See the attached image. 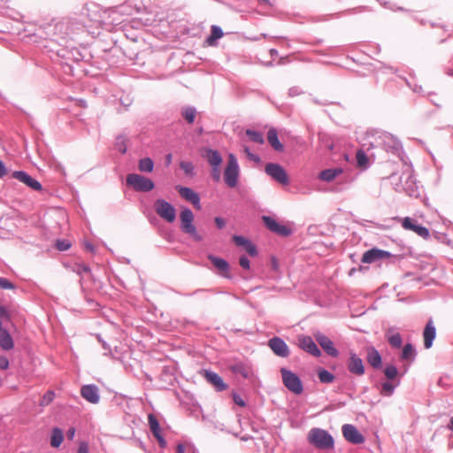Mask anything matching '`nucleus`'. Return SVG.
<instances>
[{
	"label": "nucleus",
	"mask_w": 453,
	"mask_h": 453,
	"mask_svg": "<svg viewBox=\"0 0 453 453\" xmlns=\"http://www.w3.org/2000/svg\"><path fill=\"white\" fill-rule=\"evenodd\" d=\"M262 219L266 227L273 233H276L281 236H288L291 234V230L288 227L283 225H280L275 219L269 216H263Z\"/></svg>",
	"instance_id": "nucleus-14"
},
{
	"label": "nucleus",
	"mask_w": 453,
	"mask_h": 453,
	"mask_svg": "<svg viewBox=\"0 0 453 453\" xmlns=\"http://www.w3.org/2000/svg\"><path fill=\"white\" fill-rule=\"evenodd\" d=\"M267 141L269 144L277 151H283L284 146L278 138V133L275 128H270L267 133Z\"/></svg>",
	"instance_id": "nucleus-26"
},
{
	"label": "nucleus",
	"mask_w": 453,
	"mask_h": 453,
	"mask_svg": "<svg viewBox=\"0 0 453 453\" xmlns=\"http://www.w3.org/2000/svg\"><path fill=\"white\" fill-rule=\"evenodd\" d=\"M196 114V111L192 107H188L182 111V116L189 124L195 121Z\"/></svg>",
	"instance_id": "nucleus-37"
},
{
	"label": "nucleus",
	"mask_w": 453,
	"mask_h": 453,
	"mask_svg": "<svg viewBox=\"0 0 453 453\" xmlns=\"http://www.w3.org/2000/svg\"><path fill=\"white\" fill-rule=\"evenodd\" d=\"M435 334H436L435 327L434 326L433 322L429 321L426 324V326L424 329V333H423L424 346L426 349H429L432 347L433 341L435 338Z\"/></svg>",
	"instance_id": "nucleus-22"
},
{
	"label": "nucleus",
	"mask_w": 453,
	"mask_h": 453,
	"mask_svg": "<svg viewBox=\"0 0 453 453\" xmlns=\"http://www.w3.org/2000/svg\"><path fill=\"white\" fill-rule=\"evenodd\" d=\"M186 449V446L184 444H178L176 447L177 453H184Z\"/></svg>",
	"instance_id": "nucleus-55"
},
{
	"label": "nucleus",
	"mask_w": 453,
	"mask_h": 453,
	"mask_svg": "<svg viewBox=\"0 0 453 453\" xmlns=\"http://www.w3.org/2000/svg\"><path fill=\"white\" fill-rule=\"evenodd\" d=\"M342 434L344 438L353 443L361 444L365 441V437L359 433L353 425L346 424L342 426Z\"/></svg>",
	"instance_id": "nucleus-9"
},
{
	"label": "nucleus",
	"mask_w": 453,
	"mask_h": 453,
	"mask_svg": "<svg viewBox=\"0 0 453 453\" xmlns=\"http://www.w3.org/2000/svg\"><path fill=\"white\" fill-rule=\"evenodd\" d=\"M176 189L182 198L190 202L197 210L201 209L200 197L193 189L181 186H177Z\"/></svg>",
	"instance_id": "nucleus-16"
},
{
	"label": "nucleus",
	"mask_w": 453,
	"mask_h": 453,
	"mask_svg": "<svg viewBox=\"0 0 453 453\" xmlns=\"http://www.w3.org/2000/svg\"><path fill=\"white\" fill-rule=\"evenodd\" d=\"M366 359L368 364L375 369L381 367L382 360L379 351L373 347H368L366 349Z\"/></svg>",
	"instance_id": "nucleus-20"
},
{
	"label": "nucleus",
	"mask_w": 453,
	"mask_h": 453,
	"mask_svg": "<svg viewBox=\"0 0 453 453\" xmlns=\"http://www.w3.org/2000/svg\"><path fill=\"white\" fill-rule=\"evenodd\" d=\"M180 167L187 175L192 176L194 174V165L191 162L182 161L180 163Z\"/></svg>",
	"instance_id": "nucleus-40"
},
{
	"label": "nucleus",
	"mask_w": 453,
	"mask_h": 453,
	"mask_svg": "<svg viewBox=\"0 0 453 453\" xmlns=\"http://www.w3.org/2000/svg\"><path fill=\"white\" fill-rule=\"evenodd\" d=\"M64 441L63 431L60 428L54 427L50 435V446L58 448Z\"/></svg>",
	"instance_id": "nucleus-28"
},
{
	"label": "nucleus",
	"mask_w": 453,
	"mask_h": 453,
	"mask_svg": "<svg viewBox=\"0 0 453 453\" xmlns=\"http://www.w3.org/2000/svg\"><path fill=\"white\" fill-rule=\"evenodd\" d=\"M449 429L453 430V417L450 419V425L449 426Z\"/></svg>",
	"instance_id": "nucleus-58"
},
{
	"label": "nucleus",
	"mask_w": 453,
	"mask_h": 453,
	"mask_svg": "<svg viewBox=\"0 0 453 453\" xmlns=\"http://www.w3.org/2000/svg\"><path fill=\"white\" fill-rule=\"evenodd\" d=\"M74 434H75V428L71 427L67 431V437H68V439L72 440L73 438Z\"/></svg>",
	"instance_id": "nucleus-56"
},
{
	"label": "nucleus",
	"mask_w": 453,
	"mask_h": 453,
	"mask_svg": "<svg viewBox=\"0 0 453 453\" xmlns=\"http://www.w3.org/2000/svg\"><path fill=\"white\" fill-rule=\"evenodd\" d=\"M203 157L207 159L211 167L220 166L223 161L220 154L211 149H205Z\"/></svg>",
	"instance_id": "nucleus-24"
},
{
	"label": "nucleus",
	"mask_w": 453,
	"mask_h": 453,
	"mask_svg": "<svg viewBox=\"0 0 453 453\" xmlns=\"http://www.w3.org/2000/svg\"><path fill=\"white\" fill-rule=\"evenodd\" d=\"M148 421L150 425V429L154 435V437L161 434V428L159 423L156 417L153 414H149Z\"/></svg>",
	"instance_id": "nucleus-31"
},
{
	"label": "nucleus",
	"mask_w": 453,
	"mask_h": 453,
	"mask_svg": "<svg viewBox=\"0 0 453 453\" xmlns=\"http://www.w3.org/2000/svg\"><path fill=\"white\" fill-rule=\"evenodd\" d=\"M298 346L304 351L314 357H320L321 351L311 336L301 335L298 337Z\"/></svg>",
	"instance_id": "nucleus-13"
},
{
	"label": "nucleus",
	"mask_w": 453,
	"mask_h": 453,
	"mask_svg": "<svg viewBox=\"0 0 453 453\" xmlns=\"http://www.w3.org/2000/svg\"><path fill=\"white\" fill-rule=\"evenodd\" d=\"M239 264L243 269H250V260L246 257H241Z\"/></svg>",
	"instance_id": "nucleus-49"
},
{
	"label": "nucleus",
	"mask_w": 453,
	"mask_h": 453,
	"mask_svg": "<svg viewBox=\"0 0 453 453\" xmlns=\"http://www.w3.org/2000/svg\"><path fill=\"white\" fill-rule=\"evenodd\" d=\"M203 376L206 380L211 384L218 391H224L227 389V385L223 381V379L216 372L205 370Z\"/></svg>",
	"instance_id": "nucleus-18"
},
{
	"label": "nucleus",
	"mask_w": 453,
	"mask_h": 453,
	"mask_svg": "<svg viewBox=\"0 0 453 453\" xmlns=\"http://www.w3.org/2000/svg\"><path fill=\"white\" fill-rule=\"evenodd\" d=\"M402 226L405 230L412 231L420 237L426 239L429 237V231L426 227L418 225L416 220L410 217H406L402 220Z\"/></svg>",
	"instance_id": "nucleus-10"
},
{
	"label": "nucleus",
	"mask_w": 453,
	"mask_h": 453,
	"mask_svg": "<svg viewBox=\"0 0 453 453\" xmlns=\"http://www.w3.org/2000/svg\"><path fill=\"white\" fill-rule=\"evenodd\" d=\"M81 396L91 403H97L100 396L98 394V388L95 385H85L81 389Z\"/></svg>",
	"instance_id": "nucleus-19"
},
{
	"label": "nucleus",
	"mask_w": 453,
	"mask_h": 453,
	"mask_svg": "<svg viewBox=\"0 0 453 453\" xmlns=\"http://www.w3.org/2000/svg\"><path fill=\"white\" fill-rule=\"evenodd\" d=\"M72 270L79 275L90 273V268L87 265L81 263H75L73 265Z\"/></svg>",
	"instance_id": "nucleus-39"
},
{
	"label": "nucleus",
	"mask_w": 453,
	"mask_h": 453,
	"mask_svg": "<svg viewBox=\"0 0 453 453\" xmlns=\"http://www.w3.org/2000/svg\"><path fill=\"white\" fill-rule=\"evenodd\" d=\"M223 36V32L220 27L217 26L211 27V35L207 38L206 42L210 46H213L215 42Z\"/></svg>",
	"instance_id": "nucleus-32"
},
{
	"label": "nucleus",
	"mask_w": 453,
	"mask_h": 453,
	"mask_svg": "<svg viewBox=\"0 0 453 453\" xmlns=\"http://www.w3.org/2000/svg\"><path fill=\"white\" fill-rule=\"evenodd\" d=\"M348 368L351 373H354L358 376L363 375L365 372V366L362 359L359 357H357V354L354 352L349 353Z\"/></svg>",
	"instance_id": "nucleus-17"
},
{
	"label": "nucleus",
	"mask_w": 453,
	"mask_h": 453,
	"mask_svg": "<svg viewBox=\"0 0 453 453\" xmlns=\"http://www.w3.org/2000/svg\"><path fill=\"white\" fill-rule=\"evenodd\" d=\"M9 367V361L5 357H0V369L6 370Z\"/></svg>",
	"instance_id": "nucleus-50"
},
{
	"label": "nucleus",
	"mask_w": 453,
	"mask_h": 453,
	"mask_svg": "<svg viewBox=\"0 0 453 453\" xmlns=\"http://www.w3.org/2000/svg\"><path fill=\"white\" fill-rule=\"evenodd\" d=\"M233 400H234V403H236L237 405H239L241 407H244L246 404L244 400L237 394L233 395Z\"/></svg>",
	"instance_id": "nucleus-48"
},
{
	"label": "nucleus",
	"mask_w": 453,
	"mask_h": 453,
	"mask_svg": "<svg viewBox=\"0 0 453 453\" xmlns=\"http://www.w3.org/2000/svg\"><path fill=\"white\" fill-rule=\"evenodd\" d=\"M319 379L323 383H331L334 380V376L325 369L319 371Z\"/></svg>",
	"instance_id": "nucleus-36"
},
{
	"label": "nucleus",
	"mask_w": 453,
	"mask_h": 453,
	"mask_svg": "<svg viewBox=\"0 0 453 453\" xmlns=\"http://www.w3.org/2000/svg\"><path fill=\"white\" fill-rule=\"evenodd\" d=\"M273 268L276 269L277 268V263L275 260H273Z\"/></svg>",
	"instance_id": "nucleus-59"
},
{
	"label": "nucleus",
	"mask_w": 453,
	"mask_h": 453,
	"mask_svg": "<svg viewBox=\"0 0 453 453\" xmlns=\"http://www.w3.org/2000/svg\"><path fill=\"white\" fill-rule=\"evenodd\" d=\"M386 337L389 344L394 348H400L402 345V337L399 333L395 332L393 328H389L386 332Z\"/></svg>",
	"instance_id": "nucleus-27"
},
{
	"label": "nucleus",
	"mask_w": 453,
	"mask_h": 453,
	"mask_svg": "<svg viewBox=\"0 0 453 453\" xmlns=\"http://www.w3.org/2000/svg\"><path fill=\"white\" fill-rule=\"evenodd\" d=\"M12 177L34 190L41 191L42 189L41 183L26 172L16 171L12 173Z\"/></svg>",
	"instance_id": "nucleus-12"
},
{
	"label": "nucleus",
	"mask_w": 453,
	"mask_h": 453,
	"mask_svg": "<svg viewBox=\"0 0 453 453\" xmlns=\"http://www.w3.org/2000/svg\"><path fill=\"white\" fill-rule=\"evenodd\" d=\"M219 167L220 166L211 167V177L216 182H219L221 177Z\"/></svg>",
	"instance_id": "nucleus-46"
},
{
	"label": "nucleus",
	"mask_w": 453,
	"mask_h": 453,
	"mask_svg": "<svg viewBox=\"0 0 453 453\" xmlns=\"http://www.w3.org/2000/svg\"><path fill=\"white\" fill-rule=\"evenodd\" d=\"M0 347L4 350H11L14 347L13 340L11 334L5 329L0 327Z\"/></svg>",
	"instance_id": "nucleus-25"
},
{
	"label": "nucleus",
	"mask_w": 453,
	"mask_h": 453,
	"mask_svg": "<svg viewBox=\"0 0 453 453\" xmlns=\"http://www.w3.org/2000/svg\"><path fill=\"white\" fill-rule=\"evenodd\" d=\"M243 151L248 157L249 159L254 161V162H259L260 157L253 153L250 152V149L248 147L243 148Z\"/></svg>",
	"instance_id": "nucleus-47"
},
{
	"label": "nucleus",
	"mask_w": 453,
	"mask_h": 453,
	"mask_svg": "<svg viewBox=\"0 0 453 453\" xmlns=\"http://www.w3.org/2000/svg\"><path fill=\"white\" fill-rule=\"evenodd\" d=\"M394 392V386L390 382H384L382 384L381 394L387 396L391 395Z\"/></svg>",
	"instance_id": "nucleus-43"
},
{
	"label": "nucleus",
	"mask_w": 453,
	"mask_h": 453,
	"mask_svg": "<svg viewBox=\"0 0 453 453\" xmlns=\"http://www.w3.org/2000/svg\"><path fill=\"white\" fill-rule=\"evenodd\" d=\"M268 346L273 353L281 357H288L290 351L286 342L280 337H273L269 340Z\"/></svg>",
	"instance_id": "nucleus-11"
},
{
	"label": "nucleus",
	"mask_w": 453,
	"mask_h": 453,
	"mask_svg": "<svg viewBox=\"0 0 453 453\" xmlns=\"http://www.w3.org/2000/svg\"><path fill=\"white\" fill-rule=\"evenodd\" d=\"M357 165L361 169H366L369 165V159L363 150H358L356 154Z\"/></svg>",
	"instance_id": "nucleus-30"
},
{
	"label": "nucleus",
	"mask_w": 453,
	"mask_h": 453,
	"mask_svg": "<svg viewBox=\"0 0 453 453\" xmlns=\"http://www.w3.org/2000/svg\"><path fill=\"white\" fill-rule=\"evenodd\" d=\"M384 373L388 379L393 380L397 376L398 372L395 366L388 365L385 368Z\"/></svg>",
	"instance_id": "nucleus-41"
},
{
	"label": "nucleus",
	"mask_w": 453,
	"mask_h": 453,
	"mask_svg": "<svg viewBox=\"0 0 453 453\" xmlns=\"http://www.w3.org/2000/svg\"><path fill=\"white\" fill-rule=\"evenodd\" d=\"M389 257L390 253L388 251L372 249L364 253L361 261L365 264H372L380 259L388 258Z\"/></svg>",
	"instance_id": "nucleus-15"
},
{
	"label": "nucleus",
	"mask_w": 453,
	"mask_h": 453,
	"mask_svg": "<svg viewBox=\"0 0 453 453\" xmlns=\"http://www.w3.org/2000/svg\"><path fill=\"white\" fill-rule=\"evenodd\" d=\"M231 371L234 373L242 375L244 378H248L250 374L249 369L246 368L242 364H237L231 366Z\"/></svg>",
	"instance_id": "nucleus-38"
},
{
	"label": "nucleus",
	"mask_w": 453,
	"mask_h": 453,
	"mask_svg": "<svg viewBox=\"0 0 453 453\" xmlns=\"http://www.w3.org/2000/svg\"><path fill=\"white\" fill-rule=\"evenodd\" d=\"M277 51L275 50H271V54L273 55V54H276Z\"/></svg>",
	"instance_id": "nucleus-60"
},
{
	"label": "nucleus",
	"mask_w": 453,
	"mask_h": 453,
	"mask_svg": "<svg viewBox=\"0 0 453 453\" xmlns=\"http://www.w3.org/2000/svg\"><path fill=\"white\" fill-rule=\"evenodd\" d=\"M280 373L283 384L289 391L296 395L302 394L303 390V383L296 373L287 370L286 368H281Z\"/></svg>",
	"instance_id": "nucleus-4"
},
{
	"label": "nucleus",
	"mask_w": 453,
	"mask_h": 453,
	"mask_svg": "<svg viewBox=\"0 0 453 453\" xmlns=\"http://www.w3.org/2000/svg\"><path fill=\"white\" fill-rule=\"evenodd\" d=\"M214 221L216 226L220 229L223 228L226 225L225 219L220 217H216Z\"/></svg>",
	"instance_id": "nucleus-51"
},
{
	"label": "nucleus",
	"mask_w": 453,
	"mask_h": 453,
	"mask_svg": "<svg viewBox=\"0 0 453 453\" xmlns=\"http://www.w3.org/2000/svg\"><path fill=\"white\" fill-rule=\"evenodd\" d=\"M265 172L267 175H269L280 184L288 185L289 183V178L287 172L279 164H267L265 167Z\"/></svg>",
	"instance_id": "nucleus-7"
},
{
	"label": "nucleus",
	"mask_w": 453,
	"mask_h": 453,
	"mask_svg": "<svg viewBox=\"0 0 453 453\" xmlns=\"http://www.w3.org/2000/svg\"><path fill=\"white\" fill-rule=\"evenodd\" d=\"M55 246L58 250L65 251L71 247V243L65 240H58Z\"/></svg>",
	"instance_id": "nucleus-44"
},
{
	"label": "nucleus",
	"mask_w": 453,
	"mask_h": 453,
	"mask_svg": "<svg viewBox=\"0 0 453 453\" xmlns=\"http://www.w3.org/2000/svg\"><path fill=\"white\" fill-rule=\"evenodd\" d=\"M153 167L154 163L150 157H144L139 161L138 168L141 172L150 173L152 172Z\"/></svg>",
	"instance_id": "nucleus-33"
},
{
	"label": "nucleus",
	"mask_w": 453,
	"mask_h": 453,
	"mask_svg": "<svg viewBox=\"0 0 453 453\" xmlns=\"http://www.w3.org/2000/svg\"><path fill=\"white\" fill-rule=\"evenodd\" d=\"M127 184L134 190L142 192H148L154 188L151 180L136 173H130L127 176Z\"/></svg>",
	"instance_id": "nucleus-5"
},
{
	"label": "nucleus",
	"mask_w": 453,
	"mask_h": 453,
	"mask_svg": "<svg viewBox=\"0 0 453 453\" xmlns=\"http://www.w3.org/2000/svg\"><path fill=\"white\" fill-rule=\"evenodd\" d=\"M167 161H168V163H170V162H171V155H168V156H167Z\"/></svg>",
	"instance_id": "nucleus-61"
},
{
	"label": "nucleus",
	"mask_w": 453,
	"mask_h": 453,
	"mask_svg": "<svg viewBox=\"0 0 453 453\" xmlns=\"http://www.w3.org/2000/svg\"><path fill=\"white\" fill-rule=\"evenodd\" d=\"M314 338L327 355L334 357H338V350L334 348L333 342L327 336L320 332H317L314 334Z\"/></svg>",
	"instance_id": "nucleus-8"
},
{
	"label": "nucleus",
	"mask_w": 453,
	"mask_h": 453,
	"mask_svg": "<svg viewBox=\"0 0 453 453\" xmlns=\"http://www.w3.org/2000/svg\"><path fill=\"white\" fill-rule=\"evenodd\" d=\"M246 134L249 136L250 140L252 141L253 142H256L258 144H263L265 142L262 134H260L258 132L248 129V130H246Z\"/></svg>",
	"instance_id": "nucleus-35"
},
{
	"label": "nucleus",
	"mask_w": 453,
	"mask_h": 453,
	"mask_svg": "<svg viewBox=\"0 0 453 453\" xmlns=\"http://www.w3.org/2000/svg\"><path fill=\"white\" fill-rule=\"evenodd\" d=\"M309 441L319 449H331L334 447L333 437L326 431L320 428H312L308 434Z\"/></svg>",
	"instance_id": "nucleus-2"
},
{
	"label": "nucleus",
	"mask_w": 453,
	"mask_h": 453,
	"mask_svg": "<svg viewBox=\"0 0 453 453\" xmlns=\"http://www.w3.org/2000/svg\"><path fill=\"white\" fill-rule=\"evenodd\" d=\"M208 258L213 264V265L219 270V273L222 276L226 278L230 277L229 265L225 259L214 257L212 255H210Z\"/></svg>",
	"instance_id": "nucleus-21"
},
{
	"label": "nucleus",
	"mask_w": 453,
	"mask_h": 453,
	"mask_svg": "<svg viewBox=\"0 0 453 453\" xmlns=\"http://www.w3.org/2000/svg\"><path fill=\"white\" fill-rule=\"evenodd\" d=\"M85 248H86V250H89V251H91V252H93V251H94V247H93V245H92V244H90V243H86V244H85Z\"/></svg>",
	"instance_id": "nucleus-57"
},
{
	"label": "nucleus",
	"mask_w": 453,
	"mask_h": 453,
	"mask_svg": "<svg viewBox=\"0 0 453 453\" xmlns=\"http://www.w3.org/2000/svg\"><path fill=\"white\" fill-rule=\"evenodd\" d=\"M0 288L2 289H14L15 286L7 279L0 277Z\"/></svg>",
	"instance_id": "nucleus-45"
},
{
	"label": "nucleus",
	"mask_w": 453,
	"mask_h": 453,
	"mask_svg": "<svg viewBox=\"0 0 453 453\" xmlns=\"http://www.w3.org/2000/svg\"><path fill=\"white\" fill-rule=\"evenodd\" d=\"M342 173V169H326L320 173L319 178L324 181H331Z\"/></svg>",
	"instance_id": "nucleus-29"
},
{
	"label": "nucleus",
	"mask_w": 453,
	"mask_h": 453,
	"mask_svg": "<svg viewBox=\"0 0 453 453\" xmlns=\"http://www.w3.org/2000/svg\"><path fill=\"white\" fill-rule=\"evenodd\" d=\"M240 168L234 154L228 155L227 164L224 170V180L229 188H235L238 184Z\"/></svg>",
	"instance_id": "nucleus-3"
},
{
	"label": "nucleus",
	"mask_w": 453,
	"mask_h": 453,
	"mask_svg": "<svg viewBox=\"0 0 453 453\" xmlns=\"http://www.w3.org/2000/svg\"><path fill=\"white\" fill-rule=\"evenodd\" d=\"M159 444V446L161 448H165L166 446V441L164 439V437L162 436V434L160 435H157L155 437Z\"/></svg>",
	"instance_id": "nucleus-52"
},
{
	"label": "nucleus",
	"mask_w": 453,
	"mask_h": 453,
	"mask_svg": "<svg viewBox=\"0 0 453 453\" xmlns=\"http://www.w3.org/2000/svg\"><path fill=\"white\" fill-rule=\"evenodd\" d=\"M415 350L411 344H406L402 352V359L407 361H412L414 359Z\"/></svg>",
	"instance_id": "nucleus-34"
},
{
	"label": "nucleus",
	"mask_w": 453,
	"mask_h": 453,
	"mask_svg": "<svg viewBox=\"0 0 453 453\" xmlns=\"http://www.w3.org/2000/svg\"><path fill=\"white\" fill-rule=\"evenodd\" d=\"M233 241L238 246H242L246 251L252 257L257 255V249L248 239L240 235H234Z\"/></svg>",
	"instance_id": "nucleus-23"
},
{
	"label": "nucleus",
	"mask_w": 453,
	"mask_h": 453,
	"mask_svg": "<svg viewBox=\"0 0 453 453\" xmlns=\"http://www.w3.org/2000/svg\"><path fill=\"white\" fill-rule=\"evenodd\" d=\"M7 171L4 164L0 160V178H3L6 174Z\"/></svg>",
	"instance_id": "nucleus-54"
},
{
	"label": "nucleus",
	"mask_w": 453,
	"mask_h": 453,
	"mask_svg": "<svg viewBox=\"0 0 453 453\" xmlns=\"http://www.w3.org/2000/svg\"><path fill=\"white\" fill-rule=\"evenodd\" d=\"M155 211L157 214L167 222H173L176 218L175 208L168 202L163 199H157L155 202Z\"/></svg>",
	"instance_id": "nucleus-6"
},
{
	"label": "nucleus",
	"mask_w": 453,
	"mask_h": 453,
	"mask_svg": "<svg viewBox=\"0 0 453 453\" xmlns=\"http://www.w3.org/2000/svg\"><path fill=\"white\" fill-rule=\"evenodd\" d=\"M194 218L195 217L191 210L188 208L183 209L180 214V229L183 233L189 234L193 240L201 242L203 240V236L197 232L196 227L193 224Z\"/></svg>",
	"instance_id": "nucleus-1"
},
{
	"label": "nucleus",
	"mask_w": 453,
	"mask_h": 453,
	"mask_svg": "<svg viewBox=\"0 0 453 453\" xmlns=\"http://www.w3.org/2000/svg\"><path fill=\"white\" fill-rule=\"evenodd\" d=\"M55 394L53 391H48L42 396L40 405H49L54 399Z\"/></svg>",
	"instance_id": "nucleus-42"
},
{
	"label": "nucleus",
	"mask_w": 453,
	"mask_h": 453,
	"mask_svg": "<svg viewBox=\"0 0 453 453\" xmlns=\"http://www.w3.org/2000/svg\"><path fill=\"white\" fill-rule=\"evenodd\" d=\"M78 453H88V447L87 445V443H81L79 449H78Z\"/></svg>",
	"instance_id": "nucleus-53"
}]
</instances>
